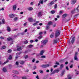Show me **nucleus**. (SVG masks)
<instances>
[{
	"mask_svg": "<svg viewBox=\"0 0 79 79\" xmlns=\"http://www.w3.org/2000/svg\"><path fill=\"white\" fill-rule=\"evenodd\" d=\"M27 25V23H24L23 24V25L24 26H26Z\"/></svg>",
	"mask_w": 79,
	"mask_h": 79,
	"instance_id": "obj_50",
	"label": "nucleus"
},
{
	"mask_svg": "<svg viewBox=\"0 0 79 79\" xmlns=\"http://www.w3.org/2000/svg\"><path fill=\"white\" fill-rule=\"evenodd\" d=\"M9 62V60H7L4 63H2L1 61H0V64H1V65H4V64H6L7 63H8V62Z\"/></svg>",
	"mask_w": 79,
	"mask_h": 79,
	"instance_id": "obj_5",
	"label": "nucleus"
},
{
	"mask_svg": "<svg viewBox=\"0 0 79 79\" xmlns=\"http://www.w3.org/2000/svg\"><path fill=\"white\" fill-rule=\"evenodd\" d=\"M71 2L72 5H74L76 3V0H72Z\"/></svg>",
	"mask_w": 79,
	"mask_h": 79,
	"instance_id": "obj_7",
	"label": "nucleus"
},
{
	"mask_svg": "<svg viewBox=\"0 0 79 79\" xmlns=\"http://www.w3.org/2000/svg\"><path fill=\"white\" fill-rule=\"evenodd\" d=\"M59 13L60 14H62V13H63V11H60L59 12Z\"/></svg>",
	"mask_w": 79,
	"mask_h": 79,
	"instance_id": "obj_53",
	"label": "nucleus"
},
{
	"mask_svg": "<svg viewBox=\"0 0 79 79\" xmlns=\"http://www.w3.org/2000/svg\"><path fill=\"white\" fill-rule=\"evenodd\" d=\"M54 3H55V1H52L49 4V6H52V5H53V4H54Z\"/></svg>",
	"mask_w": 79,
	"mask_h": 79,
	"instance_id": "obj_8",
	"label": "nucleus"
},
{
	"mask_svg": "<svg viewBox=\"0 0 79 79\" xmlns=\"http://www.w3.org/2000/svg\"><path fill=\"white\" fill-rule=\"evenodd\" d=\"M20 63L21 64H23L24 63V61L22 60L20 62Z\"/></svg>",
	"mask_w": 79,
	"mask_h": 79,
	"instance_id": "obj_23",
	"label": "nucleus"
},
{
	"mask_svg": "<svg viewBox=\"0 0 79 79\" xmlns=\"http://www.w3.org/2000/svg\"><path fill=\"white\" fill-rule=\"evenodd\" d=\"M75 38V37H74L72 39L71 41V43L72 44H74V39Z\"/></svg>",
	"mask_w": 79,
	"mask_h": 79,
	"instance_id": "obj_20",
	"label": "nucleus"
},
{
	"mask_svg": "<svg viewBox=\"0 0 79 79\" xmlns=\"http://www.w3.org/2000/svg\"><path fill=\"white\" fill-rule=\"evenodd\" d=\"M0 38H1V39H4V37L1 36V37H0Z\"/></svg>",
	"mask_w": 79,
	"mask_h": 79,
	"instance_id": "obj_55",
	"label": "nucleus"
},
{
	"mask_svg": "<svg viewBox=\"0 0 79 79\" xmlns=\"http://www.w3.org/2000/svg\"><path fill=\"white\" fill-rule=\"evenodd\" d=\"M54 71L55 72V73H58L59 71H60V70H59V69H57L54 70Z\"/></svg>",
	"mask_w": 79,
	"mask_h": 79,
	"instance_id": "obj_18",
	"label": "nucleus"
},
{
	"mask_svg": "<svg viewBox=\"0 0 79 79\" xmlns=\"http://www.w3.org/2000/svg\"><path fill=\"white\" fill-rule=\"evenodd\" d=\"M22 79H27L26 77H22Z\"/></svg>",
	"mask_w": 79,
	"mask_h": 79,
	"instance_id": "obj_54",
	"label": "nucleus"
},
{
	"mask_svg": "<svg viewBox=\"0 0 79 79\" xmlns=\"http://www.w3.org/2000/svg\"><path fill=\"white\" fill-rule=\"evenodd\" d=\"M57 8V5L56 4L54 6V8L55 9H56V8Z\"/></svg>",
	"mask_w": 79,
	"mask_h": 79,
	"instance_id": "obj_42",
	"label": "nucleus"
},
{
	"mask_svg": "<svg viewBox=\"0 0 79 79\" xmlns=\"http://www.w3.org/2000/svg\"><path fill=\"white\" fill-rule=\"evenodd\" d=\"M68 15V14H65L63 15H62V18H64L65 17H66Z\"/></svg>",
	"mask_w": 79,
	"mask_h": 79,
	"instance_id": "obj_16",
	"label": "nucleus"
},
{
	"mask_svg": "<svg viewBox=\"0 0 79 79\" xmlns=\"http://www.w3.org/2000/svg\"><path fill=\"white\" fill-rule=\"evenodd\" d=\"M24 44H28V41L26 40L24 41Z\"/></svg>",
	"mask_w": 79,
	"mask_h": 79,
	"instance_id": "obj_38",
	"label": "nucleus"
},
{
	"mask_svg": "<svg viewBox=\"0 0 79 79\" xmlns=\"http://www.w3.org/2000/svg\"><path fill=\"white\" fill-rule=\"evenodd\" d=\"M55 74V73L54 71H53V72H52V73H51V74H50V76H52V74Z\"/></svg>",
	"mask_w": 79,
	"mask_h": 79,
	"instance_id": "obj_31",
	"label": "nucleus"
},
{
	"mask_svg": "<svg viewBox=\"0 0 79 79\" xmlns=\"http://www.w3.org/2000/svg\"><path fill=\"white\" fill-rule=\"evenodd\" d=\"M55 13V10H52V11H51V13H52V14H54V13Z\"/></svg>",
	"mask_w": 79,
	"mask_h": 79,
	"instance_id": "obj_36",
	"label": "nucleus"
},
{
	"mask_svg": "<svg viewBox=\"0 0 79 79\" xmlns=\"http://www.w3.org/2000/svg\"><path fill=\"white\" fill-rule=\"evenodd\" d=\"M18 29H17V28H15L14 29H13L12 30L13 31H17V30H18Z\"/></svg>",
	"mask_w": 79,
	"mask_h": 79,
	"instance_id": "obj_43",
	"label": "nucleus"
},
{
	"mask_svg": "<svg viewBox=\"0 0 79 79\" xmlns=\"http://www.w3.org/2000/svg\"><path fill=\"white\" fill-rule=\"evenodd\" d=\"M6 28V30L7 31H8V32H10V31H11V28H10V27L9 26H7Z\"/></svg>",
	"mask_w": 79,
	"mask_h": 79,
	"instance_id": "obj_9",
	"label": "nucleus"
},
{
	"mask_svg": "<svg viewBox=\"0 0 79 79\" xmlns=\"http://www.w3.org/2000/svg\"><path fill=\"white\" fill-rule=\"evenodd\" d=\"M16 8H17V6L16 5H14L13 6V11H16Z\"/></svg>",
	"mask_w": 79,
	"mask_h": 79,
	"instance_id": "obj_10",
	"label": "nucleus"
},
{
	"mask_svg": "<svg viewBox=\"0 0 79 79\" xmlns=\"http://www.w3.org/2000/svg\"><path fill=\"white\" fill-rule=\"evenodd\" d=\"M64 71L62 72L61 74H60L61 76H63V75H64Z\"/></svg>",
	"mask_w": 79,
	"mask_h": 79,
	"instance_id": "obj_29",
	"label": "nucleus"
},
{
	"mask_svg": "<svg viewBox=\"0 0 79 79\" xmlns=\"http://www.w3.org/2000/svg\"><path fill=\"white\" fill-rule=\"evenodd\" d=\"M34 42V41H33V40H30V43H32V42Z\"/></svg>",
	"mask_w": 79,
	"mask_h": 79,
	"instance_id": "obj_58",
	"label": "nucleus"
},
{
	"mask_svg": "<svg viewBox=\"0 0 79 79\" xmlns=\"http://www.w3.org/2000/svg\"><path fill=\"white\" fill-rule=\"evenodd\" d=\"M21 54V52H17L16 53L17 55H19Z\"/></svg>",
	"mask_w": 79,
	"mask_h": 79,
	"instance_id": "obj_33",
	"label": "nucleus"
},
{
	"mask_svg": "<svg viewBox=\"0 0 79 79\" xmlns=\"http://www.w3.org/2000/svg\"><path fill=\"white\" fill-rule=\"evenodd\" d=\"M67 70H69V68H68V67H66V68Z\"/></svg>",
	"mask_w": 79,
	"mask_h": 79,
	"instance_id": "obj_62",
	"label": "nucleus"
},
{
	"mask_svg": "<svg viewBox=\"0 0 79 79\" xmlns=\"http://www.w3.org/2000/svg\"><path fill=\"white\" fill-rule=\"evenodd\" d=\"M33 4H34V2H32L30 3V5H33Z\"/></svg>",
	"mask_w": 79,
	"mask_h": 79,
	"instance_id": "obj_52",
	"label": "nucleus"
},
{
	"mask_svg": "<svg viewBox=\"0 0 79 79\" xmlns=\"http://www.w3.org/2000/svg\"><path fill=\"white\" fill-rule=\"evenodd\" d=\"M8 53H11V49H10L8 50Z\"/></svg>",
	"mask_w": 79,
	"mask_h": 79,
	"instance_id": "obj_41",
	"label": "nucleus"
},
{
	"mask_svg": "<svg viewBox=\"0 0 79 79\" xmlns=\"http://www.w3.org/2000/svg\"><path fill=\"white\" fill-rule=\"evenodd\" d=\"M41 67L43 68H48L50 66V64H43L41 66Z\"/></svg>",
	"mask_w": 79,
	"mask_h": 79,
	"instance_id": "obj_4",
	"label": "nucleus"
},
{
	"mask_svg": "<svg viewBox=\"0 0 79 79\" xmlns=\"http://www.w3.org/2000/svg\"><path fill=\"white\" fill-rule=\"evenodd\" d=\"M2 71L3 72H4V73H5L6 72H7V70H6V69L5 67H4L2 69Z\"/></svg>",
	"mask_w": 79,
	"mask_h": 79,
	"instance_id": "obj_17",
	"label": "nucleus"
},
{
	"mask_svg": "<svg viewBox=\"0 0 79 79\" xmlns=\"http://www.w3.org/2000/svg\"><path fill=\"white\" fill-rule=\"evenodd\" d=\"M7 40L8 41H10L12 40V38H7Z\"/></svg>",
	"mask_w": 79,
	"mask_h": 79,
	"instance_id": "obj_25",
	"label": "nucleus"
},
{
	"mask_svg": "<svg viewBox=\"0 0 79 79\" xmlns=\"http://www.w3.org/2000/svg\"><path fill=\"white\" fill-rule=\"evenodd\" d=\"M43 3L44 2H43V0H40L38 5V6H39L40 4H43Z\"/></svg>",
	"mask_w": 79,
	"mask_h": 79,
	"instance_id": "obj_12",
	"label": "nucleus"
},
{
	"mask_svg": "<svg viewBox=\"0 0 79 79\" xmlns=\"http://www.w3.org/2000/svg\"><path fill=\"white\" fill-rule=\"evenodd\" d=\"M53 67L54 68H56V67H58V65H54Z\"/></svg>",
	"mask_w": 79,
	"mask_h": 79,
	"instance_id": "obj_60",
	"label": "nucleus"
},
{
	"mask_svg": "<svg viewBox=\"0 0 79 79\" xmlns=\"http://www.w3.org/2000/svg\"><path fill=\"white\" fill-rule=\"evenodd\" d=\"M46 57V56H41V58H45Z\"/></svg>",
	"mask_w": 79,
	"mask_h": 79,
	"instance_id": "obj_37",
	"label": "nucleus"
},
{
	"mask_svg": "<svg viewBox=\"0 0 79 79\" xmlns=\"http://www.w3.org/2000/svg\"><path fill=\"white\" fill-rule=\"evenodd\" d=\"M24 58L26 59V58H28V56L27 55H25L24 56Z\"/></svg>",
	"mask_w": 79,
	"mask_h": 79,
	"instance_id": "obj_32",
	"label": "nucleus"
},
{
	"mask_svg": "<svg viewBox=\"0 0 79 79\" xmlns=\"http://www.w3.org/2000/svg\"><path fill=\"white\" fill-rule=\"evenodd\" d=\"M56 24H55L54 25H53V27H56Z\"/></svg>",
	"mask_w": 79,
	"mask_h": 79,
	"instance_id": "obj_56",
	"label": "nucleus"
},
{
	"mask_svg": "<svg viewBox=\"0 0 79 79\" xmlns=\"http://www.w3.org/2000/svg\"><path fill=\"white\" fill-rule=\"evenodd\" d=\"M14 16L15 15L12 14H10L9 15V17L11 18H14Z\"/></svg>",
	"mask_w": 79,
	"mask_h": 79,
	"instance_id": "obj_11",
	"label": "nucleus"
},
{
	"mask_svg": "<svg viewBox=\"0 0 79 79\" xmlns=\"http://www.w3.org/2000/svg\"><path fill=\"white\" fill-rule=\"evenodd\" d=\"M73 67V64L70 66V68H72Z\"/></svg>",
	"mask_w": 79,
	"mask_h": 79,
	"instance_id": "obj_48",
	"label": "nucleus"
},
{
	"mask_svg": "<svg viewBox=\"0 0 79 79\" xmlns=\"http://www.w3.org/2000/svg\"><path fill=\"white\" fill-rule=\"evenodd\" d=\"M50 29V27L48 26H46V29L47 30H48V29Z\"/></svg>",
	"mask_w": 79,
	"mask_h": 79,
	"instance_id": "obj_30",
	"label": "nucleus"
},
{
	"mask_svg": "<svg viewBox=\"0 0 79 79\" xmlns=\"http://www.w3.org/2000/svg\"><path fill=\"white\" fill-rule=\"evenodd\" d=\"M57 42H59V40H58V39L54 40V44H56Z\"/></svg>",
	"mask_w": 79,
	"mask_h": 79,
	"instance_id": "obj_14",
	"label": "nucleus"
},
{
	"mask_svg": "<svg viewBox=\"0 0 79 79\" xmlns=\"http://www.w3.org/2000/svg\"><path fill=\"white\" fill-rule=\"evenodd\" d=\"M56 64H57V65H59V64H59V63H58L57 62H56Z\"/></svg>",
	"mask_w": 79,
	"mask_h": 79,
	"instance_id": "obj_49",
	"label": "nucleus"
},
{
	"mask_svg": "<svg viewBox=\"0 0 79 79\" xmlns=\"http://www.w3.org/2000/svg\"><path fill=\"white\" fill-rule=\"evenodd\" d=\"M48 41L47 40H44L41 41V43L44 45H45L48 42Z\"/></svg>",
	"mask_w": 79,
	"mask_h": 79,
	"instance_id": "obj_3",
	"label": "nucleus"
},
{
	"mask_svg": "<svg viewBox=\"0 0 79 79\" xmlns=\"http://www.w3.org/2000/svg\"><path fill=\"white\" fill-rule=\"evenodd\" d=\"M15 64L16 65H19V62L18 61L16 62L15 63Z\"/></svg>",
	"mask_w": 79,
	"mask_h": 79,
	"instance_id": "obj_44",
	"label": "nucleus"
},
{
	"mask_svg": "<svg viewBox=\"0 0 79 79\" xmlns=\"http://www.w3.org/2000/svg\"><path fill=\"white\" fill-rule=\"evenodd\" d=\"M50 37L51 38H53V35H50Z\"/></svg>",
	"mask_w": 79,
	"mask_h": 79,
	"instance_id": "obj_57",
	"label": "nucleus"
},
{
	"mask_svg": "<svg viewBox=\"0 0 79 79\" xmlns=\"http://www.w3.org/2000/svg\"><path fill=\"white\" fill-rule=\"evenodd\" d=\"M76 74L77 75H79V72H77L76 73Z\"/></svg>",
	"mask_w": 79,
	"mask_h": 79,
	"instance_id": "obj_51",
	"label": "nucleus"
},
{
	"mask_svg": "<svg viewBox=\"0 0 79 79\" xmlns=\"http://www.w3.org/2000/svg\"><path fill=\"white\" fill-rule=\"evenodd\" d=\"M78 52H76L74 56V60L76 61H78L79 59L77 58V54Z\"/></svg>",
	"mask_w": 79,
	"mask_h": 79,
	"instance_id": "obj_2",
	"label": "nucleus"
},
{
	"mask_svg": "<svg viewBox=\"0 0 79 79\" xmlns=\"http://www.w3.org/2000/svg\"><path fill=\"white\" fill-rule=\"evenodd\" d=\"M44 51L42 50L41 51L40 54V55H42L43 54H44Z\"/></svg>",
	"mask_w": 79,
	"mask_h": 79,
	"instance_id": "obj_22",
	"label": "nucleus"
},
{
	"mask_svg": "<svg viewBox=\"0 0 79 79\" xmlns=\"http://www.w3.org/2000/svg\"><path fill=\"white\" fill-rule=\"evenodd\" d=\"M28 10L29 11H32V10H33V8H32V7H29L28 8Z\"/></svg>",
	"mask_w": 79,
	"mask_h": 79,
	"instance_id": "obj_21",
	"label": "nucleus"
},
{
	"mask_svg": "<svg viewBox=\"0 0 79 79\" xmlns=\"http://www.w3.org/2000/svg\"><path fill=\"white\" fill-rule=\"evenodd\" d=\"M52 24H53V23H52L51 21L49 22L48 23V25H52Z\"/></svg>",
	"mask_w": 79,
	"mask_h": 79,
	"instance_id": "obj_24",
	"label": "nucleus"
},
{
	"mask_svg": "<svg viewBox=\"0 0 79 79\" xmlns=\"http://www.w3.org/2000/svg\"><path fill=\"white\" fill-rule=\"evenodd\" d=\"M12 72L13 73H14V74H19V72L16 70H13Z\"/></svg>",
	"mask_w": 79,
	"mask_h": 79,
	"instance_id": "obj_6",
	"label": "nucleus"
},
{
	"mask_svg": "<svg viewBox=\"0 0 79 79\" xmlns=\"http://www.w3.org/2000/svg\"><path fill=\"white\" fill-rule=\"evenodd\" d=\"M28 21H29V22H33V21H34V19H32V18H29L28 19Z\"/></svg>",
	"mask_w": 79,
	"mask_h": 79,
	"instance_id": "obj_13",
	"label": "nucleus"
},
{
	"mask_svg": "<svg viewBox=\"0 0 79 79\" xmlns=\"http://www.w3.org/2000/svg\"><path fill=\"white\" fill-rule=\"evenodd\" d=\"M35 77L37 79H39V76L38 75H37Z\"/></svg>",
	"mask_w": 79,
	"mask_h": 79,
	"instance_id": "obj_47",
	"label": "nucleus"
},
{
	"mask_svg": "<svg viewBox=\"0 0 79 79\" xmlns=\"http://www.w3.org/2000/svg\"><path fill=\"white\" fill-rule=\"evenodd\" d=\"M47 79V77H44V78H43V79Z\"/></svg>",
	"mask_w": 79,
	"mask_h": 79,
	"instance_id": "obj_64",
	"label": "nucleus"
},
{
	"mask_svg": "<svg viewBox=\"0 0 79 79\" xmlns=\"http://www.w3.org/2000/svg\"><path fill=\"white\" fill-rule=\"evenodd\" d=\"M5 48H6V47L5 46H3L2 47V48H3V49H5Z\"/></svg>",
	"mask_w": 79,
	"mask_h": 79,
	"instance_id": "obj_46",
	"label": "nucleus"
},
{
	"mask_svg": "<svg viewBox=\"0 0 79 79\" xmlns=\"http://www.w3.org/2000/svg\"><path fill=\"white\" fill-rule=\"evenodd\" d=\"M60 35V31L59 30H56L55 33V37L56 38L58 37Z\"/></svg>",
	"mask_w": 79,
	"mask_h": 79,
	"instance_id": "obj_1",
	"label": "nucleus"
},
{
	"mask_svg": "<svg viewBox=\"0 0 79 79\" xmlns=\"http://www.w3.org/2000/svg\"><path fill=\"white\" fill-rule=\"evenodd\" d=\"M42 37V35H40L39 37H38V39H40Z\"/></svg>",
	"mask_w": 79,
	"mask_h": 79,
	"instance_id": "obj_40",
	"label": "nucleus"
},
{
	"mask_svg": "<svg viewBox=\"0 0 79 79\" xmlns=\"http://www.w3.org/2000/svg\"><path fill=\"white\" fill-rule=\"evenodd\" d=\"M9 60H11V59H12V56H11L10 55L9 56Z\"/></svg>",
	"mask_w": 79,
	"mask_h": 79,
	"instance_id": "obj_35",
	"label": "nucleus"
},
{
	"mask_svg": "<svg viewBox=\"0 0 79 79\" xmlns=\"http://www.w3.org/2000/svg\"><path fill=\"white\" fill-rule=\"evenodd\" d=\"M37 67H36V66H34V69H36V68Z\"/></svg>",
	"mask_w": 79,
	"mask_h": 79,
	"instance_id": "obj_63",
	"label": "nucleus"
},
{
	"mask_svg": "<svg viewBox=\"0 0 79 79\" xmlns=\"http://www.w3.org/2000/svg\"><path fill=\"white\" fill-rule=\"evenodd\" d=\"M44 47V46L43 45H41L40 46V48H43Z\"/></svg>",
	"mask_w": 79,
	"mask_h": 79,
	"instance_id": "obj_61",
	"label": "nucleus"
},
{
	"mask_svg": "<svg viewBox=\"0 0 79 79\" xmlns=\"http://www.w3.org/2000/svg\"><path fill=\"white\" fill-rule=\"evenodd\" d=\"M39 72L40 73H41V74H42L43 73H44V71H43V70H39Z\"/></svg>",
	"mask_w": 79,
	"mask_h": 79,
	"instance_id": "obj_34",
	"label": "nucleus"
},
{
	"mask_svg": "<svg viewBox=\"0 0 79 79\" xmlns=\"http://www.w3.org/2000/svg\"><path fill=\"white\" fill-rule=\"evenodd\" d=\"M53 68H51V72H52V71H53Z\"/></svg>",
	"mask_w": 79,
	"mask_h": 79,
	"instance_id": "obj_59",
	"label": "nucleus"
},
{
	"mask_svg": "<svg viewBox=\"0 0 79 79\" xmlns=\"http://www.w3.org/2000/svg\"><path fill=\"white\" fill-rule=\"evenodd\" d=\"M42 13L41 12H40L38 13V16L39 17H41L42 16Z\"/></svg>",
	"mask_w": 79,
	"mask_h": 79,
	"instance_id": "obj_15",
	"label": "nucleus"
},
{
	"mask_svg": "<svg viewBox=\"0 0 79 79\" xmlns=\"http://www.w3.org/2000/svg\"><path fill=\"white\" fill-rule=\"evenodd\" d=\"M29 50H27L25 51L24 53H29Z\"/></svg>",
	"mask_w": 79,
	"mask_h": 79,
	"instance_id": "obj_39",
	"label": "nucleus"
},
{
	"mask_svg": "<svg viewBox=\"0 0 79 79\" xmlns=\"http://www.w3.org/2000/svg\"><path fill=\"white\" fill-rule=\"evenodd\" d=\"M28 47V48H32V47H33V45L32 44H30L29 45Z\"/></svg>",
	"mask_w": 79,
	"mask_h": 79,
	"instance_id": "obj_28",
	"label": "nucleus"
},
{
	"mask_svg": "<svg viewBox=\"0 0 79 79\" xmlns=\"http://www.w3.org/2000/svg\"><path fill=\"white\" fill-rule=\"evenodd\" d=\"M2 24H5V19H3L2 21Z\"/></svg>",
	"mask_w": 79,
	"mask_h": 79,
	"instance_id": "obj_26",
	"label": "nucleus"
},
{
	"mask_svg": "<svg viewBox=\"0 0 79 79\" xmlns=\"http://www.w3.org/2000/svg\"><path fill=\"white\" fill-rule=\"evenodd\" d=\"M22 50V48L21 47H19V48H17V50L18 51H20L21 50Z\"/></svg>",
	"mask_w": 79,
	"mask_h": 79,
	"instance_id": "obj_19",
	"label": "nucleus"
},
{
	"mask_svg": "<svg viewBox=\"0 0 79 79\" xmlns=\"http://www.w3.org/2000/svg\"><path fill=\"white\" fill-rule=\"evenodd\" d=\"M60 67L61 68H63V64H61L60 66Z\"/></svg>",
	"mask_w": 79,
	"mask_h": 79,
	"instance_id": "obj_45",
	"label": "nucleus"
},
{
	"mask_svg": "<svg viewBox=\"0 0 79 79\" xmlns=\"http://www.w3.org/2000/svg\"><path fill=\"white\" fill-rule=\"evenodd\" d=\"M18 17H15L14 19V20L15 21H18Z\"/></svg>",
	"mask_w": 79,
	"mask_h": 79,
	"instance_id": "obj_27",
	"label": "nucleus"
}]
</instances>
